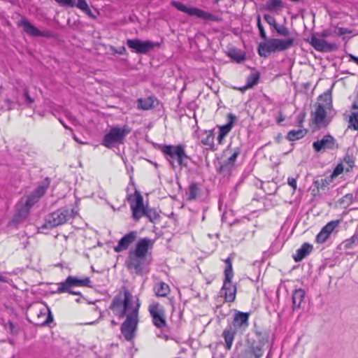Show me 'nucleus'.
Segmentation results:
<instances>
[{
    "mask_svg": "<svg viewBox=\"0 0 358 358\" xmlns=\"http://www.w3.org/2000/svg\"><path fill=\"white\" fill-rule=\"evenodd\" d=\"M59 121L65 128H67V126L61 120Z\"/></svg>",
    "mask_w": 358,
    "mask_h": 358,
    "instance_id": "obj_55",
    "label": "nucleus"
},
{
    "mask_svg": "<svg viewBox=\"0 0 358 358\" xmlns=\"http://www.w3.org/2000/svg\"><path fill=\"white\" fill-rule=\"evenodd\" d=\"M74 287H92V282L88 277H85L82 279H79L76 277L69 275L64 282H61L57 284V293L61 294L68 292L73 295H80V292H76L72 290Z\"/></svg>",
    "mask_w": 358,
    "mask_h": 358,
    "instance_id": "obj_7",
    "label": "nucleus"
},
{
    "mask_svg": "<svg viewBox=\"0 0 358 358\" xmlns=\"http://www.w3.org/2000/svg\"><path fill=\"white\" fill-rule=\"evenodd\" d=\"M153 292L157 297H166L169 294L171 289L168 284L161 281L154 284Z\"/></svg>",
    "mask_w": 358,
    "mask_h": 358,
    "instance_id": "obj_25",
    "label": "nucleus"
},
{
    "mask_svg": "<svg viewBox=\"0 0 358 358\" xmlns=\"http://www.w3.org/2000/svg\"><path fill=\"white\" fill-rule=\"evenodd\" d=\"M339 220H332L323 227L320 233L316 236V241L318 243H324L334 230L338 226Z\"/></svg>",
    "mask_w": 358,
    "mask_h": 358,
    "instance_id": "obj_17",
    "label": "nucleus"
},
{
    "mask_svg": "<svg viewBox=\"0 0 358 358\" xmlns=\"http://www.w3.org/2000/svg\"><path fill=\"white\" fill-rule=\"evenodd\" d=\"M240 152V149L236 148L232 155L220 166L218 171L224 175L230 174L235 167V162Z\"/></svg>",
    "mask_w": 358,
    "mask_h": 358,
    "instance_id": "obj_18",
    "label": "nucleus"
},
{
    "mask_svg": "<svg viewBox=\"0 0 358 358\" xmlns=\"http://www.w3.org/2000/svg\"><path fill=\"white\" fill-rule=\"evenodd\" d=\"M152 322L155 327L159 329H164L167 327L166 314L150 316Z\"/></svg>",
    "mask_w": 358,
    "mask_h": 358,
    "instance_id": "obj_29",
    "label": "nucleus"
},
{
    "mask_svg": "<svg viewBox=\"0 0 358 358\" xmlns=\"http://www.w3.org/2000/svg\"><path fill=\"white\" fill-rule=\"evenodd\" d=\"M224 279L221 289V295L227 302H233L236 299V287L231 282L234 276L232 264L229 257L225 259Z\"/></svg>",
    "mask_w": 358,
    "mask_h": 358,
    "instance_id": "obj_6",
    "label": "nucleus"
},
{
    "mask_svg": "<svg viewBox=\"0 0 358 358\" xmlns=\"http://www.w3.org/2000/svg\"><path fill=\"white\" fill-rule=\"evenodd\" d=\"M75 6L84 11L89 16L92 15V11L85 0H78L77 2L76 1Z\"/></svg>",
    "mask_w": 358,
    "mask_h": 358,
    "instance_id": "obj_36",
    "label": "nucleus"
},
{
    "mask_svg": "<svg viewBox=\"0 0 358 358\" xmlns=\"http://www.w3.org/2000/svg\"><path fill=\"white\" fill-rule=\"evenodd\" d=\"M170 3L177 10L183 12L189 16H195L199 19L207 21L217 22L219 20V18L215 15L200 8L196 7H188L182 3L174 0H172Z\"/></svg>",
    "mask_w": 358,
    "mask_h": 358,
    "instance_id": "obj_9",
    "label": "nucleus"
},
{
    "mask_svg": "<svg viewBox=\"0 0 358 358\" xmlns=\"http://www.w3.org/2000/svg\"><path fill=\"white\" fill-rule=\"evenodd\" d=\"M59 4L63 6L73 7L76 5V0H55Z\"/></svg>",
    "mask_w": 358,
    "mask_h": 358,
    "instance_id": "obj_45",
    "label": "nucleus"
},
{
    "mask_svg": "<svg viewBox=\"0 0 358 358\" xmlns=\"http://www.w3.org/2000/svg\"><path fill=\"white\" fill-rule=\"evenodd\" d=\"M342 245L345 250L352 249L358 245V234L355 233L350 238L345 240L342 243Z\"/></svg>",
    "mask_w": 358,
    "mask_h": 358,
    "instance_id": "obj_32",
    "label": "nucleus"
},
{
    "mask_svg": "<svg viewBox=\"0 0 358 358\" xmlns=\"http://www.w3.org/2000/svg\"><path fill=\"white\" fill-rule=\"evenodd\" d=\"M350 33V31L344 27H336L334 31V34L336 36H343L345 34Z\"/></svg>",
    "mask_w": 358,
    "mask_h": 358,
    "instance_id": "obj_46",
    "label": "nucleus"
},
{
    "mask_svg": "<svg viewBox=\"0 0 358 358\" xmlns=\"http://www.w3.org/2000/svg\"><path fill=\"white\" fill-rule=\"evenodd\" d=\"M128 200L131 202L132 216L134 220H138L143 216H149V212L143 206V199L141 193L136 190L134 194L129 195Z\"/></svg>",
    "mask_w": 358,
    "mask_h": 358,
    "instance_id": "obj_12",
    "label": "nucleus"
},
{
    "mask_svg": "<svg viewBox=\"0 0 358 358\" xmlns=\"http://www.w3.org/2000/svg\"><path fill=\"white\" fill-rule=\"evenodd\" d=\"M350 57L352 59L353 61H355L358 64V57H356L352 55H350Z\"/></svg>",
    "mask_w": 358,
    "mask_h": 358,
    "instance_id": "obj_53",
    "label": "nucleus"
},
{
    "mask_svg": "<svg viewBox=\"0 0 358 358\" xmlns=\"http://www.w3.org/2000/svg\"><path fill=\"white\" fill-rule=\"evenodd\" d=\"M313 250V245L308 243H304L301 248L296 250V253L293 255V258L295 262H300L303 258H305L307 255L310 254V252Z\"/></svg>",
    "mask_w": 358,
    "mask_h": 358,
    "instance_id": "obj_26",
    "label": "nucleus"
},
{
    "mask_svg": "<svg viewBox=\"0 0 358 358\" xmlns=\"http://www.w3.org/2000/svg\"><path fill=\"white\" fill-rule=\"evenodd\" d=\"M259 75L257 73H251L247 78L246 85L244 89L250 88L256 85L259 81Z\"/></svg>",
    "mask_w": 358,
    "mask_h": 358,
    "instance_id": "obj_35",
    "label": "nucleus"
},
{
    "mask_svg": "<svg viewBox=\"0 0 358 358\" xmlns=\"http://www.w3.org/2000/svg\"><path fill=\"white\" fill-rule=\"evenodd\" d=\"M76 302L79 303L80 301V298L76 299Z\"/></svg>",
    "mask_w": 358,
    "mask_h": 358,
    "instance_id": "obj_56",
    "label": "nucleus"
},
{
    "mask_svg": "<svg viewBox=\"0 0 358 358\" xmlns=\"http://www.w3.org/2000/svg\"><path fill=\"white\" fill-rule=\"evenodd\" d=\"M348 127L358 130V112L352 113L350 116Z\"/></svg>",
    "mask_w": 358,
    "mask_h": 358,
    "instance_id": "obj_37",
    "label": "nucleus"
},
{
    "mask_svg": "<svg viewBox=\"0 0 358 358\" xmlns=\"http://www.w3.org/2000/svg\"><path fill=\"white\" fill-rule=\"evenodd\" d=\"M152 106V102L150 99H138V107L143 110H148Z\"/></svg>",
    "mask_w": 358,
    "mask_h": 358,
    "instance_id": "obj_40",
    "label": "nucleus"
},
{
    "mask_svg": "<svg viewBox=\"0 0 358 358\" xmlns=\"http://www.w3.org/2000/svg\"><path fill=\"white\" fill-rule=\"evenodd\" d=\"M49 186L50 180L47 178L29 195L21 198L17 204L16 215L19 218L26 217L28 215L30 209L45 194Z\"/></svg>",
    "mask_w": 358,
    "mask_h": 358,
    "instance_id": "obj_3",
    "label": "nucleus"
},
{
    "mask_svg": "<svg viewBox=\"0 0 358 358\" xmlns=\"http://www.w3.org/2000/svg\"><path fill=\"white\" fill-rule=\"evenodd\" d=\"M148 312L150 316L166 314L164 307L159 302L151 303L148 306Z\"/></svg>",
    "mask_w": 358,
    "mask_h": 358,
    "instance_id": "obj_30",
    "label": "nucleus"
},
{
    "mask_svg": "<svg viewBox=\"0 0 358 358\" xmlns=\"http://www.w3.org/2000/svg\"><path fill=\"white\" fill-rule=\"evenodd\" d=\"M306 134V129H298L296 130H291L287 134V138L291 141H294L296 140H299L301 138H303Z\"/></svg>",
    "mask_w": 358,
    "mask_h": 358,
    "instance_id": "obj_33",
    "label": "nucleus"
},
{
    "mask_svg": "<svg viewBox=\"0 0 358 358\" xmlns=\"http://www.w3.org/2000/svg\"><path fill=\"white\" fill-rule=\"evenodd\" d=\"M237 358H261L263 355V345L256 342H247L236 347Z\"/></svg>",
    "mask_w": 358,
    "mask_h": 358,
    "instance_id": "obj_10",
    "label": "nucleus"
},
{
    "mask_svg": "<svg viewBox=\"0 0 358 358\" xmlns=\"http://www.w3.org/2000/svg\"><path fill=\"white\" fill-rule=\"evenodd\" d=\"M343 162L348 165V167L345 168L346 171H350L352 168L354 166L355 161L353 158L350 155H346L343 159Z\"/></svg>",
    "mask_w": 358,
    "mask_h": 358,
    "instance_id": "obj_41",
    "label": "nucleus"
},
{
    "mask_svg": "<svg viewBox=\"0 0 358 358\" xmlns=\"http://www.w3.org/2000/svg\"><path fill=\"white\" fill-rule=\"evenodd\" d=\"M344 170V166L342 164H338L335 169L334 170V172L332 173L331 177L337 176L341 173H343Z\"/></svg>",
    "mask_w": 358,
    "mask_h": 358,
    "instance_id": "obj_47",
    "label": "nucleus"
},
{
    "mask_svg": "<svg viewBox=\"0 0 358 358\" xmlns=\"http://www.w3.org/2000/svg\"><path fill=\"white\" fill-rule=\"evenodd\" d=\"M9 325H10V329L12 331L13 329L14 328V324L12 322H9Z\"/></svg>",
    "mask_w": 358,
    "mask_h": 358,
    "instance_id": "obj_54",
    "label": "nucleus"
},
{
    "mask_svg": "<svg viewBox=\"0 0 358 358\" xmlns=\"http://www.w3.org/2000/svg\"><path fill=\"white\" fill-rule=\"evenodd\" d=\"M160 150L166 156L167 160L172 166H174L173 159H176L180 166H185L183 160L187 159L188 157L182 145H162L160 147Z\"/></svg>",
    "mask_w": 358,
    "mask_h": 358,
    "instance_id": "obj_8",
    "label": "nucleus"
},
{
    "mask_svg": "<svg viewBox=\"0 0 358 358\" xmlns=\"http://www.w3.org/2000/svg\"><path fill=\"white\" fill-rule=\"evenodd\" d=\"M229 55L238 62H241L245 59V55L243 54L241 51H238L236 50H231L229 53Z\"/></svg>",
    "mask_w": 358,
    "mask_h": 358,
    "instance_id": "obj_38",
    "label": "nucleus"
},
{
    "mask_svg": "<svg viewBox=\"0 0 358 358\" xmlns=\"http://www.w3.org/2000/svg\"><path fill=\"white\" fill-rule=\"evenodd\" d=\"M282 6V1L281 0H268L266 2V9L270 11L277 12Z\"/></svg>",
    "mask_w": 358,
    "mask_h": 358,
    "instance_id": "obj_34",
    "label": "nucleus"
},
{
    "mask_svg": "<svg viewBox=\"0 0 358 358\" xmlns=\"http://www.w3.org/2000/svg\"><path fill=\"white\" fill-rule=\"evenodd\" d=\"M150 218V220H152V218H150V215L148 216Z\"/></svg>",
    "mask_w": 358,
    "mask_h": 358,
    "instance_id": "obj_57",
    "label": "nucleus"
},
{
    "mask_svg": "<svg viewBox=\"0 0 358 358\" xmlns=\"http://www.w3.org/2000/svg\"><path fill=\"white\" fill-rule=\"evenodd\" d=\"M312 117L314 122L318 127H326L328 124L326 118V108L321 103H318L316 106L315 112L312 113Z\"/></svg>",
    "mask_w": 358,
    "mask_h": 358,
    "instance_id": "obj_21",
    "label": "nucleus"
},
{
    "mask_svg": "<svg viewBox=\"0 0 358 358\" xmlns=\"http://www.w3.org/2000/svg\"><path fill=\"white\" fill-rule=\"evenodd\" d=\"M274 29L280 36H287L289 34L288 28L284 25H280L278 24Z\"/></svg>",
    "mask_w": 358,
    "mask_h": 358,
    "instance_id": "obj_39",
    "label": "nucleus"
},
{
    "mask_svg": "<svg viewBox=\"0 0 358 358\" xmlns=\"http://www.w3.org/2000/svg\"><path fill=\"white\" fill-rule=\"evenodd\" d=\"M249 315L248 313L238 311L234 316L232 323L229 326L242 334L249 325Z\"/></svg>",
    "mask_w": 358,
    "mask_h": 358,
    "instance_id": "obj_16",
    "label": "nucleus"
},
{
    "mask_svg": "<svg viewBox=\"0 0 358 358\" xmlns=\"http://www.w3.org/2000/svg\"><path fill=\"white\" fill-rule=\"evenodd\" d=\"M294 38H271L266 42L260 43L258 53L261 57H267L271 52H282L289 49L294 45Z\"/></svg>",
    "mask_w": 358,
    "mask_h": 358,
    "instance_id": "obj_5",
    "label": "nucleus"
},
{
    "mask_svg": "<svg viewBox=\"0 0 358 358\" xmlns=\"http://www.w3.org/2000/svg\"><path fill=\"white\" fill-rule=\"evenodd\" d=\"M24 97L25 99L24 103L27 106H31V105L34 103V100L33 98H31L29 94V91L27 88L24 90Z\"/></svg>",
    "mask_w": 358,
    "mask_h": 358,
    "instance_id": "obj_44",
    "label": "nucleus"
},
{
    "mask_svg": "<svg viewBox=\"0 0 358 358\" xmlns=\"http://www.w3.org/2000/svg\"><path fill=\"white\" fill-rule=\"evenodd\" d=\"M131 131V128L127 125H115L110 127L104 134L101 144L107 148L112 149L124 144L125 138Z\"/></svg>",
    "mask_w": 358,
    "mask_h": 358,
    "instance_id": "obj_4",
    "label": "nucleus"
},
{
    "mask_svg": "<svg viewBox=\"0 0 358 358\" xmlns=\"http://www.w3.org/2000/svg\"><path fill=\"white\" fill-rule=\"evenodd\" d=\"M38 320L36 321V325H46L52 322L53 317L50 310L47 307L45 310H39L36 312Z\"/></svg>",
    "mask_w": 358,
    "mask_h": 358,
    "instance_id": "obj_24",
    "label": "nucleus"
},
{
    "mask_svg": "<svg viewBox=\"0 0 358 358\" xmlns=\"http://www.w3.org/2000/svg\"><path fill=\"white\" fill-rule=\"evenodd\" d=\"M310 45L315 50L320 52H330L335 49L336 46L333 43H329L323 38H319L315 35L310 37Z\"/></svg>",
    "mask_w": 358,
    "mask_h": 358,
    "instance_id": "obj_20",
    "label": "nucleus"
},
{
    "mask_svg": "<svg viewBox=\"0 0 358 358\" xmlns=\"http://www.w3.org/2000/svg\"><path fill=\"white\" fill-rule=\"evenodd\" d=\"M236 120L237 117L234 114L229 113L227 115V123L219 127V135L217 136L219 144L222 143L223 139L230 132Z\"/></svg>",
    "mask_w": 358,
    "mask_h": 358,
    "instance_id": "obj_22",
    "label": "nucleus"
},
{
    "mask_svg": "<svg viewBox=\"0 0 358 358\" xmlns=\"http://www.w3.org/2000/svg\"><path fill=\"white\" fill-rule=\"evenodd\" d=\"M313 148L316 152H320L327 150H334L338 148V145L332 136L325 135L322 139L313 142Z\"/></svg>",
    "mask_w": 358,
    "mask_h": 358,
    "instance_id": "obj_15",
    "label": "nucleus"
},
{
    "mask_svg": "<svg viewBox=\"0 0 358 358\" xmlns=\"http://www.w3.org/2000/svg\"><path fill=\"white\" fill-rule=\"evenodd\" d=\"M76 213L73 209L69 210L67 208H59L48 215L46 222L50 227H55L64 224Z\"/></svg>",
    "mask_w": 358,
    "mask_h": 358,
    "instance_id": "obj_11",
    "label": "nucleus"
},
{
    "mask_svg": "<svg viewBox=\"0 0 358 358\" xmlns=\"http://www.w3.org/2000/svg\"><path fill=\"white\" fill-rule=\"evenodd\" d=\"M201 192V189L196 183H192L188 188L187 199L189 200L196 199L200 196Z\"/></svg>",
    "mask_w": 358,
    "mask_h": 358,
    "instance_id": "obj_31",
    "label": "nucleus"
},
{
    "mask_svg": "<svg viewBox=\"0 0 358 358\" xmlns=\"http://www.w3.org/2000/svg\"><path fill=\"white\" fill-rule=\"evenodd\" d=\"M137 238V232L132 231L124 235L118 242L117 245L114 247V251L121 252L128 249L129 245L132 244Z\"/></svg>",
    "mask_w": 358,
    "mask_h": 358,
    "instance_id": "obj_19",
    "label": "nucleus"
},
{
    "mask_svg": "<svg viewBox=\"0 0 358 358\" xmlns=\"http://www.w3.org/2000/svg\"><path fill=\"white\" fill-rule=\"evenodd\" d=\"M154 243L155 240L147 237L140 238L137 241L135 248L129 250L125 262L129 270L141 275L148 273V266L152 261L151 250Z\"/></svg>",
    "mask_w": 358,
    "mask_h": 358,
    "instance_id": "obj_2",
    "label": "nucleus"
},
{
    "mask_svg": "<svg viewBox=\"0 0 358 358\" xmlns=\"http://www.w3.org/2000/svg\"><path fill=\"white\" fill-rule=\"evenodd\" d=\"M284 120H285V116L282 114L281 112H279V117L276 120L277 123L280 124Z\"/></svg>",
    "mask_w": 358,
    "mask_h": 358,
    "instance_id": "obj_50",
    "label": "nucleus"
},
{
    "mask_svg": "<svg viewBox=\"0 0 358 358\" xmlns=\"http://www.w3.org/2000/svg\"><path fill=\"white\" fill-rule=\"evenodd\" d=\"M140 303L127 289L117 294L113 299L110 308L119 318L126 317L121 326V332L127 341H131L138 322Z\"/></svg>",
    "mask_w": 358,
    "mask_h": 358,
    "instance_id": "obj_1",
    "label": "nucleus"
},
{
    "mask_svg": "<svg viewBox=\"0 0 358 358\" xmlns=\"http://www.w3.org/2000/svg\"><path fill=\"white\" fill-rule=\"evenodd\" d=\"M114 52L118 55H126L127 54V50H126V48L124 47V46H121L118 48H115L114 50Z\"/></svg>",
    "mask_w": 358,
    "mask_h": 358,
    "instance_id": "obj_49",
    "label": "nucleus"
},
{
    "mask_svg": "<svg viewBox=\"0 0 358 358\" xmlns=\"http://www.w3.org/2000/svg\"><path fill=\"white\" fill-rule=\"evenodd\" d=\"M287 183L288 185L292 187L294 190L296 189L297 185H296V180L294 178L289 177L287 178Z\"/></svg>",
    "mask_w": 358,
    "mask_h": 358,
    "instance_id": "obj_48",
    "label": "nucleus"
},
{
    "mask_svg": "<svg viewBox=\"0 0 358 358\" xmlns=\"http://www.w3.org/2000/svg\"><path fill=\"white\" fill-rule=\"evenodd\" d=\"M264 18L265 21L270 26L273 27V28H275V27L278 24V23L275 21V19L273 16H271V15H270L268 14H265L264 15Z\"/></svg>",
    "mask_w": 358,
    "mask_h": 358,
    "instance_id": "obj_43",
    "label": "nucleus"
},
{
    "mask_svg": "<svg viewBox=\"0 0 358 358\" xmlns=\"http://www.w3.org/2000/svg\"><path fill=\"white\" fill-rule=\"evenodd\" d=\"M201 143L206 146V149L215 150L213 130H205L200 136Z\"/></svg>",
    "mask_w": 358,
    "mask_h": 358,
    "instance_id": "obj_23",
    "label": "nucleus"
},
{
    "mask_svg": "<svg viewBox=\"0 0 358 358\" xmlns=\"http://www.w3.org/2000/svg\"><path fill=\"white\" fill-rule=\"evenodd\" d=\"M127 46L137 54H147L155 47H159V43L151 41H141L138 38L127 39Z\"/></svg>",
    "mask_w": 358,
    "mask_h": 358,
    "instance_id": "obj_13",
    "label": "nucleus"
},
{
    "mask_svg": "<svg viewBox=\"0 0 358 358\" xmlns=\"http://www.w3.org/2000/svg\"><path fill=\"white\" fill-rule=\"evenodd\" d=\"M17 26L22 27L24 32L34 37H50L52 32L48 30L40 31L25 17H22L17 22Z\"/></svg>",
    "mask_w": 358,
    "mask_h": 358,
    "instance_id": "obj_14",
    "label": "nucleus"
},
{
    "mask_svg": "<svg viewBox=\"0 0 358 358\" xmlns=\"http://www.w3.org/2000/svg\"><path fill=\"white\" fill-rule=\"evenodd\" d=\"M238 332L229 326L226 327L223 331L222 336L224 339V345L227 350H230L231 348L234 336Z\"/></svg>",
    "mask_w": 358,
    "mask_h": 358,
    "instance_id": "obj_27",
    "label": "nucleus"
},
{
    "mask_svg": "<svg viewBox=\"0 0 358 358\" xmlns=\"http://www.w3.org/2000/svg\"><path fill=\"white\" fill-rule=\"evenodd\" d=\"M345 198L349 200H352L353 198V195L352 194H348L345 196Z\"/></svg>",
    "mask_w": 358,
    "mask_h": 358,
    "instance_id": "obj_52",
    "label": "nucleus"
},
{
    "mask_svg": "<svg viewBox=\"0 0 358 358\" xmlns=\"http://www.w3.org/2000/svg\"><path fill=\"white\" fill-rule=\"evenodd\" d=\"M257 27L259 29V35L260 36L263 38V39H266V32H265V30L263 27V25L262 24V22H261V18H260V16L258 15L257 17Z\"/></svg>",
    "mask_w": 358,
    "mask_h": 358,
    "instance_id": "obj_42",
    "label": "nucleus"
},
{
    "mask_svg": "<svg viewBox=\"0 0 358 358\" xmlns=\"http://www.w3.org/2000/svg\"><path fill=\"white\" fill-rule=\"evenodd\" d=\"M305 291L303 289H296L292 294V308L293 310L300 308L302 301L305 298Z\"/></svg>",
    "mask_w": 358,
    "mask_h": 358,
    "instance_id": "obj_28",
    "label": "nucleus"
},
{
    "mask_svg": "<svg viewBox=\"0 0 358 358\" xmlns=\"http://www.w3.org/2000/svg\"><path fill=\"white\" fill-rule=\"evenodd\" d=\"M332 35V33L329 31V30H324L322 33H321V36L322 37H329L330 36Z\"/></svg>",
    "mask_w": 358,
    "mask_h": 358,
    "instance_id": "obj_51",
    "label": "nucleus"
}]
</instances>
